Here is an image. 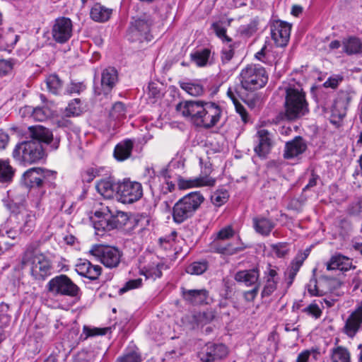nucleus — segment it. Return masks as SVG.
I'll use <instances>...</instances> for the list:
<instances>
[{
	"label": "nucleus",
	"mask_w": 362,
	"mask_h": 362,
	"mask_svg": "<svg viewBox=\"0 0 362 362\" xmlns=\"http://www.w3.org/2000/svg\"><path fill=\"white\" fill-rule=\"evenodd\" d=\"M342 81V77L336 76L334 77H329L325 83V88H336L339 83Z\"/></svg>",
	"instance_id": "4d7b16f0"
},
{
	"label": "nucleus",
	"mask_w": 362,
	"mask_h": 362,
	"mask_svg": "<svg viewBox=\"0 0 362 362\" xmlns=\"http://www.w3.org/2000/svg\"><path fill=\"white\" fill-rule=\"evenodd\" d=\"M90 253L108 268L117 267L121 259L122 252L118 248L110 245H95L92 247Z\"/></svg>",
	"instance_id": "1a4fd4ad"
},
{
	"label": "nucleus",
	"mask_w": 362,
	"mask_h": 362,
	"mask_svg": "<svg viewBox=\"0 0 362 362\" xmlns=\"http://www.w3.org/2000/svg\"><path fill=\"white\" fill-rule=\"evenodd\" d=\"M23 115L31 114V117L36 121L43 122L49 117H54L56 115L54 112L48 106H43L42 107L33 108L32 107L27 106L21 110Z\"/></svg>",
	"instance_id": "5701e85b"
},
{
	"label": "nucleus",
	"mask_w": 362,
	"mask_h": 362,
	"mask_svg": "<svg viewBox=\"0 0 362 362\" xmlns=\"http://www.w3.org/2000/svg\"><path fill=\"white\" fill-rule=\"evenodd\" d=\"M22 268H28L36 280L43 281L51 274L50 260L43 254L26 252L21 260Z\"/></svg>",
	"instance_id": "20e7f679"
},
{
	"label": "nucleus",
	"mask_w": 362,
	"mask_h": 362,
	"mask_svg": "<svg viewBox=\"0 0 362 362\" xmlns=\"http://www.w3.org/2000/svg\"><path fill=\"white\" fill-rule=\"evenodd\" d=\"M165 268V264L161 262H153L145 268L144 275L148 279L153 280L160 278L162 275V270Z\"/></svg>",
	"instance_id": "ea45409f"
},
{
	"label": "nucleus",
	"mask_w": 362,
	"mask_h": 362,
	"mask_svg": "<svg viewBox=\"0 0 362 362\" xmlns=\"http://www.w3.org/2000/svg\"><path fill=\"white\" fill-rule=\"evenodd\" d=\"M265 69L258 65L250 64L243 68L239 74V81L243 88L253 91L262 88L267 82Z\"/></svg>",
	"instance_id": "423d86ee"
},
{
	"label": "nucleus",
	"mask_w": 362,
	"mask_h": 362,
	"mask_svg": "<svg viewBox=\"0 0 362 362\" xmlns=\"http://www.w3.org/2000/svg\"><path fill=\"white\" fill-rule=\"evenodd\" d=\"M83 332L86 334V337H88L105 334V329H99V328H89L87 327H84Z\"/></svg>",
	"instance_id": "052dcab7"
},
{
	"label": "nucleus",
	"mask_w": 362,
	"mask_h": 362,
	"mask_svg": "<svg viewBox=\"0 0 362 362\" xmlns=\"http://www.w3.org/2000/svg\"><path fill=\"white\" fill-rule=\"evenodd\" d=\"M283 118L289 121L296 120L309 112L305 93L302 88L291 86L286 88Z\"/></svg>",
	"instance_id": "f257e3e1"
},
{
	"label": "nucleus",
	"mask_w": 362,
	"mask_h": 362,
	"mask_svg": "<svg viewBox=\"0 0 362 362\" xmlns=\"http://www.w3.org/2000/svg\"><path fill=\"white\" fill-rule=\"evenodd\" d=\"M14 175V170L7 160L0 159V182H10Z\"/></svg>",
	"instance_id": "a19ab883"
},
{
	"label": "nucleus",
	"mask_w": 362,
	"mask_h": 362,
	"mask_svg": "<svg viewBox=\"0 0 362 362\" xmlns=\"http://www.w3.org/2000/svg\"><path fill=\"white\" fill-rule=\"evenodd\" d=\"M305 258V255L304 256L302 255L300 256H297L292 262L290 269L293 271L294 273H298Z\"/></svg>",
	"instance_id": "6e6d98bb"
},
{
	"label": "nucleus",
	"mask_w": 362,
	"mask_h": 362,
	"mask_svg": "<svg viewBox=\"0 0 362 362\" xmlns=\"http://www.w3.org/2000/svg\"><path fill=\"white\" fill-rule=\"evenodd\" d=\"M313 351L311 350H304L300 352L296 358V362H308V359Z\"/></svg>",
	"instance_id": "774afa93"
},
{
	"label": "nucleus",
	"mask_w": 362,
	"mask_h": 362,
	"mask_svg": "<svg viewBox=\"0 0 362 362\" xmlns=\"http://www.w3.org/2000/svg\"><path fill=\"white\" fill-rule=\"evenodd\" d=\"M110 116L115 119H120L125 116L124 105L122 103H116L110 112Z\"/></svg>",
	"instance_id": "09e8293b"
},
{
	"label": "nucleus",
	"mask_w": 362,
	"mask_h": 362,
	"mask_svg": "<svg viewBox=\"0 0 362 362\" xmlns=\"http://www.w3.org/2000/svg\"><path fill=\"white\" fill-rule=\"evenodd\" d=\"M234 52L233 46L227 43L222 49L221 59L223 63H228L233 57Z\"/></svg>",
	"instance_id": "3c124183"
},
{
	"label": "nucleus",
	"mask_w": 362,
	"mask_h": 362,
	"mask_svg": "<svg viewBox=\"0 0 362 362\" xmlns=\"http://www.w3.org/2000/svg\"><path fill=\"white\" fill-rule=\"evenodd\" d=\"M236 110V112L240 115L243 122L246 123L248 121V115L245 107L238 102L233 103Z\"/></svg>",
	"instance_id": "bf43d9fd"
},
{
	"label": "nucleus",
	"mask_w": 362,
	"mask_h": 362,
	"mask_svg": "<svg viewBox=\"0 0 362 362\" xmlns=\"http://www.w3.org/2000/svg\"><path fill=\"white\" fill-rule=\"evenodd\" d=\"M90 18L96 22H105L112 15V9L108 8L99 3L92 7L90 12Z\"/></svg>",
	"instance_id": "72a5a7b5"
},
{
	"label": "nucleus",
	"mask_w": 362,
	"mask_h": 362,
	"mask_svg": "<svg viewBox=\"0 0 362 362\" xmlns=\"http://www.w3.org/2000/svg\"><path fill=\"white\" fill-rule=\"evenodd\" d=\"M44 155L41 143L34 140L19 143L13 151V158L24 165L37 163L43 158Z\"/></svg>",
	"instance_id": "39448f33"
},
{
	"label": "nucleus",
	"mask_w": 362,
	"mask_h": 362,
	"mask_svg": "<svg viewBox=\"0 0 362 362\" xmlns=\"http://www.w3.org/2000/svg\"><path fill=\"white\" fill-rule=\"evenodd\" d=\"M46 288L54 296L77 297L80 293L79 287L65 274H60L50 279Z\"/></svg>",
	"instance_id": "6e6552de"
},
{
	"label": "nucleus",
	"mask_w": 362,
	"mask_h": 362,
	"mask_svg": "<svg viewBox=\"0 0 362 362\" xmlns=\"http://www.w3.org/2000/svg\"><path fill=\"white\" fill-rule=\"evenodd\" d=\"M214 33L223 42L229 43L231 39L226 35V28L222 21L215 22L211 25Z\"/></svg>",
	"instance_id": "c03bdc74"
},
{
	"label": "nucleus",
	"mask_w": 362,
	"mask_h": 362,
	"mask_svg": "<svg viewBox=\"0 0 362 362\" xmlns=\"http://www.w3.org/2000/svg\"><path fill=\"white\" fill-rule=\"evenodd\" d=\"M152 21L149 18H139L135 20L129 30V37L132 41H151L152 35L150 33V28Z\"/></svg>",
	"instance_id": "9b49d317"
},
{
	"label": "nucleus",
	"mask_w": 362,
	"mask_h": 362,
	"mask_svg": "<svg viewBox=\"0 0 362 362\" xmlns=\"http://www.w3.org/2000/svg\"><path fill=\"white\" fill-rule=\"evenodd\" d=\"M216 184V179L207 175H200L192 178L177 177V186L180 189H187L195 187H213Z\"/></svg>",
	"instance_id": "f3484780"
},
{
	"label": "nucleus",
	"mask_w": 362,
	"mask_h": 362,
	"mask_svg": "<svg viewBox=\"0 0 362 362\" xmlns=\"http://www.w3.org/2000/svg\"><path fill=\"white\" fill-rule=\"evenodd\" d=\"M362 325V300L359 301L353 312L344 322L342 332L349 338H354Z\"/></svg>",
	"instance_id": "ddd939ff"
},
{
	"label": "nucleus",
	"mask_w": 362,
	"mask_h": 362,
	"mask_svg": "<svg viewBox=\"0 0 362 362\" xmlns=\"http://www.w3.org/2000/svg\"><path fill=\"white\" fill-rule=\"evenodd\" d=\"M235 234L232 226H228L221 228L217 233L213 242V247L216 252L222 254L232 255L237 252L236 248L229 243L226 245H222L221 241L226 240L233 237Z\"/></svg>",
	"instance_id": "dca6fc26"
},
{
	"label": "nucleus",
	"mask_w": 362,
	"mask_h": 362,
	"mask_svg": "<svg viewBox=\"0 0 362 362\" xmlns=\"http://www.w3.org/2000/svg\"><path fill=\"white\" fill-rule=\"evenodd\" d=\"M17 219H22L23 223L20 226L25 233L30 231L35 226V215L25 209L18 211V214L16 215Z\"/></svg>",
	"instance_id": "e433bc0d"
},
{
	"label": "nucleus",
	"mask_w": 362,
	"mask_h": 362,
	"mask_svg": "<svg viewBox=\"0 0 362 362\" xmlns=\"http://www.w3.org/2000/svg\"><path fill=\"white\" fill-rule=\"evenodd\" d=\"M273 250L279 257H282L287 253L286 245L284 244L274 245Z\"/></svg>",
	"instance_id": "338daca9"
},
{
	"label": "nucleus",
	"mask_w": 362,
	"mask_h": 362,
	"mask_svg": "<svg viewBox=\"0 0 362 362\" xmlns=\"http://www.w3.org/2000/svg\"><path fill=\"white\" fill-rule=\"evenodd\" d=\"M352 267L351 260L343 255L333 256L327 264V270L339 269L340 271H347Z\"/></svg>",
	"instance_id": "473e14b6"
},
{
	"label": "nucleus",
	"mask_w": 362,
	"mask_h": 362,
	"mask_svg": "<svg viewBox=\"0 0 362 362\" xmlns=\"http://www.w3.org/2000/svg\"><path fill=\"white\" fill-rule=\"evenodd\" d=\"M228 192L226 189H218L211 196V201L214 204L220 206L226 203L228 199Z\"/></svg>",
	"instance_id": "de8ad7c7"
},
{
	"label": "nucleus",
	"mask_w": 362,
	"mask_h": 362,
	"mask_svg": "<svg viewBox=\"0 0 362 362\" xmlns=\"http://www.w3.org/2000/svg\"><path fill=\"white\" fill-rule=\"evenodd\" d=\"M76 271L81 276L95 280L101 274L102 268L99 265L92 264L87 259H80L76 264Z\"/></svg>",
	"instance_id": "412c9836"
},
{
	"label": "nucleus",
	"mask_w": 362,
	"mask_h": 362,
	"mask_svg": "<svg viewBox=\"0 0 362 362\" xmlns=\"http://www.w3.org/2000/svg\"><path fill=\"white\" fill-rule=\"evenodd\" d=\"M29 133L34 141L49 144L53 141V134L47 128L42 125H35L28 127Z\"/></svg>",
	"instance_id": "cd10ccee"
},
{
	"label": "nucleus",
	"mask_w": 362,
	"mask_h": 362,
	"mask_svg": "<svg viewBox=\"0 0 362 362\" xmlns=\"http://www.w3.org/2000/svg\"><path fill=\"white\" fill-rule=\"evenodd\" d=\"M117 80V74L115 69L109 67L102 74L101 85L105 93H107L115 86Z\"/></svg>",
	"instance_id": "f704fd0d"
},
{
	"label": "nucleus",
	"mask_w": 362,
	"mask_h": 362,
	"mask_svg": "<svg viewBox=\"0 0 362 362\" xmlns=\"http://www.w3.org/2000/svg\"><path fill=\"white\" fill-rule=\"evenodd\" d=\"M210 56V51L204 49L191 54L192 61L198 66H204L206 64Z\"/></svg>",
	"instance_id": "37998d69"
},
{
	"label": "nucleus",
	"mask_w": 362,
	"mask_h": 362,
	"mask_svg": "<svg viewBox=\"0 0 362 362\" xmlns=\"http://www.w3.org/2000/svg\"><path fill=\"white\" fill-rule=\"evenodd\" d=\"M100 170L96 168H90L84 171L82 174V180L83 182H90L95 177L98 176Z\"/></svg>",
	"instance_id": "8fccbe9b"
},
{
	"label": "nucleus",
	"mask_w": 362,
	"mask_h": 362,
	"mask_svg": "<svg viewBox=\"0 0 362 362\" xmlns=\"http://www.w3.org/2000/svg\"><path fill=\"white\" fill-rule=\"evenodd\" d=\"M204 201V196L199 192H190L184 196L173 208L174 222L182 223L191 218Z\"/></svg>",
	"instance_id": "7ed1b4c3"
},
{
	"label": "nucleus",
	"mask_w": 362,
	"mask_h": 362,
	"mask_svg": "<svg viewBox=\"0 0 362 362\" xmlns=\"http://www.w3.org/2000/svg\"><path fill=\"white\" fill-rule=\"evenodd\" d=\"M208 102L204 100H186L176 106V110L183 117H188L197 127H203Z\"/></svg>",
	"instance_id": "0eeeda50"
},
{
	"label": "nucleus",
	"mask_w": 362,
	"mask_h": 362,
	"mask_svg": "<svg viewBox=\"0 0 362 362\" xmlns=\"http://www.w3.org/2000/svg\"><path fill=\"white\" fill-rule=\"evenodd\" d=\"M308 291L311 296H322L325 292L318 288L316 279H311L308 284Z\"/></svg>",
	"instance_id": "603ef678"
},
{
	"label": "nucleus",
	"mask_w": 362,
	"mask_h": 362,
	"mask_svg": "<svg viewBox=\"0 0 362 362\" xmlns=\"http://www.w3.org/2000/svg\"><path fill=\"white\" fill-rule=\"evenodd\" d=\"M46 86L50 93L57 95L62 90V82L57 75L52 74L46 78Z\"/></svg>",
	"instance_id": "79ce46f5"
},
{
	"label": "nucleus",
	"mask_w": 362,
	"mask_h": 362,
	"mask_svg": "<svg viewBox=\"0 0 362 362\" xmlns=\"http://www.w3.org/2000/svg\"><path fill=\"white\" fill-rule=\"evenodd\" d=\"M307 148L306 144L301 137H296L286 144L284 156L292 158L303 153Z\"/></svg>",
	"instance_id": "393cba45"
},
{
	"label": "nucleus",
	"mask_w": 362,
	"mask_h": 362,
	"mask_svg": "<svg viewBox=\"0 0 362 362\" xmlns=\"http://www.w3.org/2000/svg\"><path fill=\"white\" fill-rule=\"evenodd\" d=\"M48 171L40 168H33L23 174L25 184L30 187H39L43 180L48 175Z\"/></svg>",
	"instance_id": "4be33fe9"
},
{
	"label": "nucleus",
	"mask_w": 362,
	"mask_h": 362,
	"mask_svg": "<svg viewBox=\"0 0 362 362\" xmlns=\"http://www.w3.org/2000/svg\"><path fill=\"white\" fill-rule=\"evenodd\" d=\"M265 278L266 281L262 291V297L271 296L277 288L278 277L276 269L269 266L265 272Z\"/></svg>",
	"instance_id": "bb28decb"
},
{
	"label": "nucleus",
	"mask_w": 362,
	"mask_h": 362,
	"mask_svg": "<svg viewBox=\"0 0 362 362\" xmlns=\"http://www.w3.org/2000/svg\"><path fill=\"white\" fill-rule=\"evenodd\" d=\"M80 100L75 99L69 103L68 106L62 112L61 115H56V122L58 127H68L71 124V121L66 117H75L80 115L81 110L80 108Z\"/></svg>",
	"instance_id": "aec40b11"
},
{
	"label": "nucleus",
	"mask_w": 362,
	"mask_h": 362,
	"mask_svg": "<svg viewBox=\"0 0 362 362\" xmlns=\"http://www.w3.org/2000/svg\"><path fill=\"white\" fill-rule=\"evenodd\" d=\"M342 49L344 52L348 55L362 54V40L355 36L344 38Z\"/></svg>",
	"instance_id": "7c9ffc66"
},
{
	"label": "nucleus",
	"mask_w": 362,
	"mask_h": 362,
	"mask_svg": "<svg viewBox=\"0 0 362 362\" xmlns=\"http://www.w3.org/2000/svg\"><path fill=\"white\" fill-rule=\"evenodd\" d=\"M228 354L227 347L222 344H207L199 353L202 362H211L226 357Z\"/></svg>",
	"instance_id": "a211bd4d"
},
{
	"label": "nucleus",
	"mask_w": 362,
	"mask_h": 362,
	"mask_svg": "<svg viewBox=\"0 0 362 362\" xmlns=\"http://www.w3.org/2000/svg\"><path fill=\"white\" fill-rule=\"evenodd\" d=\"M72 23L69 18H60L55 21L52 29L53 39L58 43H64L71 37Z\"/></svg>",
	"instance_id": "4468645a"
},
{
	"label": "nucleus",
	"mask_w": 362,
	"mask_h": 362,
	"mask_svg": "<svg viewBox=\"0 0 362 362\" xmlns=\"http://www.w3.org/2000/svg\"><path fill=\"white\" fill-rule=\"evenodd\" d=\"M13 69V64L10 61L0 60V76L5 75L10 72Z\"/></svg>",
	"instance_id": "13d9d810"
},
{
	"label": "nucleus",
	"mask_w": 362,
	"mask_h": 362,
	"mask_svg": "<svg viewBox=\"0 0 362 362\" xmlns=\"http://www.w3.org/2000/svg\"><path fill=\"white\" fill-rule=\"evenodd\" d=\"M206 262H195L189 265L186 271L188 274L192 275H200L207 269Z\"/></svg>",
	"instance_id": "a18cd8bd"
},
{
	"label": "nucleus",
	"mask_w": 362,
	"mask_h": 362,
	"mask_svg": "<svg viewBox=\"0 0 362 362\" xmlns=\"http://www.w3.org/2000/svg\"><path fill=\"white\" fill-rule=\"evenodd\" d=\"M259 272L257 269L240 271L235 275V281L243 283L247 286L259 284Z\"/></svg>",
	"instance_id": "c756f323"
},
{
	"label": "nucleus",
	"mask_w": 362,
	"mask_h": 362,
	"mask_svg": "<svg viewBox=\"0 0 362 362\" xmlns=\"http://www.w3.org/2000/svg\"><path fill=\"white\" fill-rule=\"evenodd\" d=\"M351 100V97L348 93H344L337 98L332 109L331 122L336 124L345 117Z\"/></svg>",
	"instance_id": "6ab92c4d"
},
{
	"label": "nucleus",
	"mask_w": 362,
	"mask_h": 362,
	"mask_svg": "<svg viewBox=\"0 0 362 362\" xmlns=\"http://www.w3.org/2000/svg\"><path fill=\"white\" fill-rule=\"evenodd\" d=\"M142 280L141 279H136L130 280L126 283L125 286L120 288V293H123L130 289L137 288L141 286Z\"/></svg>",
	"instance_id": "5fc2aeb1"
},
{
	"label": "nucleus",
	"mask_w": 362,
	"mask_h": 362,
	"mask_svg": "<svg viewBox=\"0 0 362 362\" xmlns=\"http://www.w3.org/2000/svg\"><path fill=\"white\" fill-rule=\"evenodd\" d=\"M132 148L133 142L129 139L119 143L115 148V158L120 161L126 160L130 156Z\"/></svg>",
	"instance_id": "c9c22d12"
},
{
	"label": "nucleus",
	"mask_w": 362,
	"mask_h": 362,
	"mask_svg": "<svg viewBox=\"0 0 362 362\" xmlns=\"http://www.w3.org/2000/svg\"><path fill=\"white\" fill-rule=\"evenodd\" d=\"M330 358L332 362H351L349 351L341 346H337L331 350Z\"/></svg>",
	"instance_id": "4c0bfd02"
},
{
	"label": "nucleus",
	"mask_w": 362,
	"mask_h": 362,
	"mask_svg": "<svg viewBox=\"0 0 362 362\" xmlns=\"http://www.w3.org/2000/svg\"><path fill=\"white\" fill-rule=\"evenodd\" d=\"M183 298L192 304H202L206 303L208 291L206 289H186L182 288Z\"/></svg>",
	"instance_id": "a878e982"
},
{
	"label": "nucleus",
	"mask_w": 362,
	"mask_h": 362,
	"mask_svg": "<svg viewBox=\"0 0 362 362\" xmlns=\"http://www.w3.org/2000/svg\"><path fill=\"white\" fill-rule=\"evenodd\" d=\"M3 202L4 206L12 213L16 212L18 209H19L20 211L21 209H23V207L20 208V206L18 205L16 203L13 202V201L9 199H4Z\"/></svg>",
	"instance_id": "69168bd1"
},
{
	"label": "nucleus",
	"mask_w": 362,
	"mask_h": 362,
	"mask_svg": "<svg viewBox=\"0 0 362 362\" xmlns=\"http://www.w3.org/2000/svg\"><path fill=\"white\" fill-rule=\"evenodd\" d=\"M143 195L141 185L137 182L125 180L117 183V199L124 204H131L140 199Z\"/></svg>",
	"instance_id": "9d476101"
},
{
	"label": "nucleus",
	"mask_w": 362,
	"mask_h": 362,
	"mask_svg": "<svg viewBox=\"0 0 362 362\" xmlns=\"http://www.w3.org/2000/svg\"><path fill=\"white\" fill-rule=\"evenodd\" d=\"M180 88L192 96H199L204 93L203 86L198 82H182Z\"/></svg>",
	"instance_id": "58836bf2"
},
{
	"label": "nucleus",
	"mask_w": 362,
	"mask_h": 362,
	"mask_svg": "<svg viewBox=\"0 0 362 362\" xmlns=\"http://www.w3.org/2000/svg\"><path fill=\"white\" fill-rule=\"evenodd\" d=\"M85 86L82 83H71L67 88V92L69 93H80Z\"/></svg>",
	"instance_id": "e2e57ef3"
},
{
	"label": "nucleus",
	"mask_w": 362,
	"mask_h": 362,
	"mask_svg": "<svg viewBox=\"0 0 362 362\" xmlns=\"http://www.w3.org/2000/svg\"><path fill=\"white\" fill-rule=\"evenodd\" d=\"M254 151L260 158H265L273 146L272 135L265 129H259L255 135Z\"/></svg>",
	"instance_id": "2eb2a0df"
},
{
	"label": "nucleus",
	"mask_w": 362,
	"mask_h": 362,
	"mask_svg": "<svg viewBox=\"0 0 362 362\" xmlns=\"http://www.w3.org/2000/svg\"><path fill=\"white\" fill-rule=\"evenodd\" d=\"M176 236H177V232L173 231L169 236H168L166 238H160V240H159L160 243L165 248H167L168 247L164 245V243H168L170 245V246H172L173 243L175 242Z\"/></svg>",
	"instance_id": "0e129e2a"
},
{
	"label": "nucleus",
	"mask_w": 362,
	"mask_h": 362,
	"mask_svg": "<svg viewBox=\"0 0 362 362\" xmlns=\"http://www.w3.org/2000/svg\"><path fill=\"white\" fill-rule=\"evenodd\" d=\"M206 113L203 128L210 129L219 122L222 110L221 107L215 103L208 102V109L206 110Z\"/></svg>",
	"instance_id": "b1692460"
},
{
	"label": "nucleus",
	"mask_w": 362,
	"mask_h": 362,
	"mask_svg": "<svg viewBox=\"0 0 362 362\" xmlns=\"http://www.w3.org/2000/svg\"><path fill=\"white\" fill-rule=\"evenodd\" d=\"M129 221L128 215L122 211H112L109 206L96 211L92 218L93 227L97 235L115 228H122Z\"/></svg>",
	"instance_id": "f03ea898"
},
{
	"label": "nucleus",
	"mask_w": 362,
	"mask_h": 362,
	"mask_svg": "<svg viewBox=\"0 0 362 362\" xmlns=\"http://www.w3.org/2000/svg\"><path fill=\"white\" fill-rule=\"evenodd\" d=\"M8 305L6 303L0 304V327L4 328L7 327L10 322L11 316L10 314L7 313L8 310Z\"/></svg>",
	"instance_id": "49530a36"
},
{
	"label": "nucleus",
	"mask_w": 362,
	"mask_h": 362,
	"mask_svg": "<svg viewBox=\"0 0 362 362\" xmlns=\"http://www.w3.org/2000/svg\"><path fill=\"white\" fill-rule=\"evenodd\" d=\"M259 284H257L255 287L248 291L244 293L245 299L247 301H252L257 295L259 291Z\"/></svg>",
	"instance_id": "680f3d73"
},
{
	"label": "nucleus",
	"mask_w": 362,
	"mask_h": 362,
	"mask_svg": "<svg viewBox=\"0 0 362 362\" xmlns=\"http://www.w3.org/2000/svg\"><path fill=\"white\" fill-rule=\"evenodd\" d=\"M140 356L135 351L126 354L117 359L118 362H140Z\"/></svg>",
	"instance_id": "864d4df0"
},
{
	"label": "nucleus",
	"mask_w": 362,
	"mask_h": 362,
	"mask_svg": "<svg viewBox=\"0 0 362 362\" xmlns=\"http://www.w3.org/2000/svg\"><path fill=\"white\" fill-rule=\"evenodd\" d=\"M252 223L255 231L264 236L269 235L275 226L274 221L263 216L254 218Z\"/></svg>",
	"instance_id": "2f4dec72"
},
{
	"label": "nucleus",
	"mask_w": 362,
	"mask_h": 362,
	"mask_svg": "<svg viewBox=\"0 0 362 362\" xmlns=\"http://www.w3.org/2000/svg\"><path fill=\"white\" fill-rule=\"evenodd\" d=\"M291 25L281 21H274L270 25L271 36L277 47L287 45L291 35Z\"/></svg>",
	"instance_id": "f8f14e48"
},
{
	"label": "nucleus",
	"mask_w": 362,
	"mask_h": 362,
	"mask_svg": "<svg viewBox=\"0 0 362 362\" xmlns=\"http://www.w3.org/2000/svg\"><path fill=\"white\" fill-rule=\"evenodd\" d=\"M117 184L113 183L110 179L100 180L96 183L97 192L105 199L117 197Z\"/></svg>",
	"instance_id": "c85d7f7f"
}]
</instances>
